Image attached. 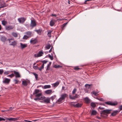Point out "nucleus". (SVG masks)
<instances>
[{
    "mask_svg": "<svg viewBox=\"0 0 122 122\" xmlns=\"http://www.w3.org/2000/svg\"><path fill=\"white\" fill-rule=\"evenodd\" d=\"M112 109H105L102 111L101 112V116H102V114L106 115V116H108V114L111 113V111H112Z\"/></svg>",
    "mask_w": 122,
    "mask_h": 122,
    "instance_id": "obj_1",
    "label": "nucleus"
},
{
    "mask_svg": "<svg viewBox=\"0 0 122 122\" xmlns=\"http://www.w3.org/2000/svg\"><path fill=\"white\" fill-rule=\"evenodd\" d=\"M7 40L9 41V45L13 46H15L17 44V42L14 40V38H10L8 39Z\"/></svg>",
    "mask_w": 122,
    "mask_h": 122,
    "instance_id": "obj_2",
    "label": "nucleus"
},
{
    "mask_svg": "<svg viewBox=\"0 0 122 122\" xmlns=\"http://www.w3.org/2000/svg\"><path fill=\"white\" fill-rule=\"evenodd\" d=\"M68 96L67 94L64 93L62 94L61 95V97L57 101L59 102H61L62 101L64 100L65 98Z\"/></svg>",
    "mask_w": 122,
    "mask_h": 122,
    "instance_id": "obj_3",
    "label": "nucleus"
},
{
    "mask_svg": "<svg viewBox=\"0 0 122 122\" xmlns=\"http://www.w3.org/2000/svg\"><path fill=\"white\" fill-rule=\"evenodd\" d=\"M40 90L38 89H35L34 90V92L33 93V95H35V96L36 97H40L42 95V94L41 93H39L40 92Z\"/></svg>",
    "mask_w": 122,
    "mask_h": 122,
    "instance_id": "obj_4",
    "label": "nucleus"
},
{
    "mask_svg": "<svg viewBox=\"0 0 122 122\" xmlns=\"http://www.w3.org/2000/svg\"><path fill=\"white\" fill-rule=\"evenodd\" d=\"M105 103L108 105L112 106H115L117 105L118 102L115 101L113 102L111 101H108L105 102Z\"/></svg>",
    "mask_w": 122,
    "mask_h": 122,
    "instance_id": "obj_5",
    "label": "nucleus"
},
{
    "mask_svg": "<svg viewBox=\"0 0 122 122\" xmlns=\"http://www.w3.org/2000/svg\"><path fill=\"white\" fill-rule=\"evenodd\" d=\"M37 24L36 23V21L35 20H31L30 24V26L32 28L36 26Z\"/></svg>",
    "mask_w": 122,
    "mask_h": 122,
    "instance_id": "obj_6",
    "label": "nucleus"
},
{
    "mask_svg": "<svg viewBox=\"0 0 122 122\" xmlns=\"http://www.w3.org/2000/svg\"><path fill=\"white\" fill-rule=\"evenodd\" d=\"M50 98L48 97H47L46 99V98L44 99L43 101H40V102L41 103H44L48 104L50 103Z\"/></svg>",
    "mask_w": 122,
    "mask_h": 122,
    "instance_id": "obj_7",
    "label": "nucleus"
},
{
    "mask_svg": "<svg viewBox=\"0 0 122 122\" xmlns=\"http://www.w3.org/2000/svg\"><path fill=\"white\" fill-rule=\"evenodd\" d=\"M30 42L31 44L34 45L37 43L38 42V41L36 38L34 39L32 38L30 41Z\"/></svg>",
    "mask_w": 122,
    "mask_h": 122,
    "instance_id": "obj_8",
    "label": "nucleus"
},
{
    "mask_svg": "<svg viewBox=\"0 0 122 122\" xmlns=\"http://www.w3.org/2000/svg\"><path fill=\"white\" fill-rule=\"evenodd\" d=\"M20 117H18L16 118H6V119L7 120H8L10 121H17L18 120H19Z\"/></svg>",
    "mask_w": 122,
    "mask_h": 122,
    "instance_id": "obj_9",
    "label": "nucleus"
},
{
    "mask_svg": "<svg viewBox=\"0 0 122 122\" xmlns=\"http://www.w3.org/2000/svg\"><path fill=\"white\" fill-rule=\"evenodd\" d=\"M26 20V18L24 17H21L18 19V20L20 23H23Z\"/></svg>",
    "mask_w": 122,
    "mask_h": 122,
    "instance_id": "obj_10",
    "label": "nucleus"
},
{
    "mask_svg": "<svg viewBox=\"0 0 122 122\" xmlns=\"http://www.w3.org/2000/svg\"><path fill=\"white\" fill-rule=\"evenodd\" d=\"M120 111H118L117 110H114L113 111V112L110 115V116H112V117L115 116Z\"/></svg>",
    "mask_w": 122,
    "mask_h": 122,
    "instance_id": "obj_11",
    "label": "nucleus"
},
{
    "mask_svg": "<svg viewBox=\"0 0 122 122\" xmlns=\"http://www.w3.org/2000/svg\"><path fill=\"white\" fill-rule=\"evenodd\" d=\"M41 97H36V98H35L34 99V100L36 101H37L38 100H44L46 98V97L44 96H41Z\"/></svg>",
    "mask_w": 122,
    "mask_h": 122,
    "instance_id": "obj_12",
    "label": "nucleus"
},
{
    "mask_svg": "<svg viewBox=\"0 0 122 122\" xmlns=\"http://www.w3.org/2000/svg\"><path fill=\"white\" fill-rule=\"evenodd\" d=\"M5 28L6 30H9L13 29L14 28V27L12 25H6Z\"/></svg>",
    "mask_w": 122,
    "mask_h": 122,
    "instance_id": "obj_13",
    "label": "nucleus"
},
{
    "mask_svg": "<svg viewBox=\"0 0 122 122\" xmlns=\"http://www.w3.org/2000/svg\"><path fill=\"white\" fill-rule=\"evenodd\" d=\"M43 54V52L41 50L39 51L38 53L35 54L34 55V56L36 57H40L42 56Z\"/></svg>",
    "mask_w": 122,
    "mask_h": 122,
    "instance_id": "obj_14",
    "label": "nucleus"
},
{
    "mask_svg": "<svg viewBox=\"0 0 122 122\" xmlns=\"http://www.w3.org/2000/svg\"><path fill=\"white\" fill-rule=\"evenodd\" d=\"M11 71L12 72H14V73L15 75V76L16 77L19 78L20 77V75L19 72H17L15 71Z\"/></svg>",
    "mask_w": 122,
    "mask_h": 122,
    "instance_id": "obj_15",
    "label": "nucleus"
},
{
    "mask_svg": "<svg viewBox=\"0 0 122 122\" xmlns=\"http://www.w3.org/2000/svg\"><path fill=\"white\" fill-rule=\"evenodd\" d=\"M10 81V79L5 78L4 80L3 81V82L5 84H8Z\"/></svg>",
    "mask_w": 122,
    "mask_h": 122,
    "instance_id": "obj_16",
    "label": "nucleus"
},
{
    "mask_svg": "<svg viewBox=\"0 0 122 122\" xmlns=\"http://www.w3.org/2000/svg\"><path fill=\"white\" fill-rule=\"evenodd\" d=\"M0 40L1 41L4 43L6 41H8L7 40L6 38L4 36H1L0 38Z\"/></svg>",
    "mask_w": 122,
    "mask_h": 122,
    "instance_id": "obj_17",
    "label": "nucleus"
},
{
    "mask_svg": "<svg viewBox=\"0 0 122 122\" xmlns=\"http://www.w3.org/2000/svg\"><path fill=\"white\" fill-rule=\"evenodd\" d=\"M34 31L36 32L38 34L41 35L42 31V29L40 28L38 30H35Z\"/></svg>",
    "mask_w": 122,
    "mask_h": 122,
    "instance_id": "obj_18",
    "label": "nucleus"
},
{
    "mask_svg": "<svg viewBox=\"0 0 122 122\" xmlns=\"http://www.w3.org/2000/svg\"><path fill=\"white\" fill-rule=\"evenodd\" d=\"M20 47L22 49H23L25 47H26L27 45V44H23L22 43H20Z\"/></svg>",
    "mask_w": 122,
    "mask_h": 122,
    "instance_id": "obj_19",
    "label": "nucleus"
},
{
    "mask_svg": "<svg viewBox=\"0 0 122 122\" xmlns=\"http://www.w3.org/2000/svg\"><path fill=\"white\" fill-rule=\"evenodd\" d=\"M83 104L79 103L76 104L75 107H81L82 105Z\"/></svg>",
    "mask_w": 122,
    "mask_h": 122,
    "instance_id": "obj_20",
    "label": "nucleus"
},
{
    "mask_svg": "<svg viewBox=\"0 0 122 122\" xmlns=\"http://www.w3.org/2000/svg\"><path fill=\"white\" fill-rule=\"evenodd\" d=\"M52 91L51 89L45 91V93L47 94H49L52 93Z\"/></svg>",
    "mask_w": 122,
    "mask_h": 122,
    "instance_id": "obj_21",
    "label": "nucleus"
},
{
    "mask_svg": "<svg viewBox=\"0 0 122 122\" xmlns=\"http://www.w3.org/2000/svg\"><path fill=\"white\" fill-rule=\"evenodd\" d=\"M80 97V96L78 95L77 94H75V95L72 98H71L72 99L75 100L76 98H79Z\"/></svg>",
    "mask_w": 122,
    "mask_h": 122,
    "instance_id": "obj_22",
    "label": "nucleus"
},
{
    "mask_svg": "<svg viewBox=\"0 0 122 122\" xmlns=\"http://www.w3.org/2000/svg\"><path fill=\"white\" fill-rule=\"evenodd\" d=\"M92 112L91 114V116L96 115L97 113V112L94 110H92Z\"/></svg>",
    "mask_w": 122,
    "mask_h": 122,
    "instance_id": "obj_23",
    "label": "nucleus"
},
{
    "mask_svg": "<svg viewBox=\"0 0 122 122\" xmlns=\"http://www.w3.org/2000/svg\"><path fill=\"white\" fill-rule=\"evenodd\" d=\"M22 84L23 85L25 86H26L28 85L27 82L26 81H22Z\"/></svg>",
    "mask_w": 122,
    "mask_h": 122,
    "instance_id": "obj_24",
    "label": "nucleus"
},
{
    "mask_svg": "<svg viewBox=\"0 0 122 122\" xmlns=\"http://www.w3.org/2000/svg\"><path fill=\"white\" fill-rule=\"evenodd\" d=\"M75 103H76V102H69V104L70 105H71V106H73L75 107L76 104Z\"/></svg>",
    "mask_w": 122,
    "mask_h": 122,
    "instance_id": "obj_25",
    "label": "nucleus"
},
{
    "mask_svg": "<svg viewBox=\"0 0 122 122\" xmlns=\"http://www.w3.org/2000/svg\"><path fill=\"white\" fill-rule=\"evenodd\" d=\"M84 100L87 103H89L90 102V100L88 97H86L84 99Z\"/></svg>",
    "mask_w": 122,
    "mask_h": 122,
    "instance_id": "obj_26",
    "label": "nucleus"
},
{
    "mask_svg": "<svg viewBox=\"0 0 122 122\" xmlns=\"http://www.w3.org/2000/svg\"><path fill=\"white\" fill-rule=\"evenodd\" d=\"M55 24V23L54 20H51L50 22V25L51 26H53Z\"/></svg>",
    "mask_w": 122,
    "mask_h": 122,
    "instance_id": "obj_27",
    "label": "nucleus"
},
{
    "mask_svg": "<svg viewBox=\"0 0 122 122\" xmlns=\"http://www.w3.org/2000/svg\"><path fill=\"white\" fill-rule=\"evenodd\" d=\"M7 23V21L5 20H2V24L4 26H6V25Z\"/></svg>",
    "mask_w": 122,
    "mask_h": 122,
    "instance_id": "obj_28",
    "label": "nucleus"
},
{
    "mask_svg": "<svg viewBox=\"0 0 122 122\" xmlns=\"http://www.w3.org/2000/svg\"><path fill=\"white\" fill-rule=\"evenodd\" d=\"M7 5H6L5 4V3H4L3 4H1L0 7V8H4L5 7L7 6Z\"/></svg>",
    "mask_w": 122,
    "mask_h": 122,
    "instance_id": "obj_29",
    "label": "nucleus"
},
{
    "mask_svg": "<svg viewBox=\"0 0 122 122\" xmlns=\"http://www.w3.org/2000/svg\"><path fill=\"white\" fill-rule=\"evenodd\" d=\"M68 23V22H66L65 23H64L63 24L61 25V28L62 30H64V27L66 26V24Z\"/></svg>",
    "mask_w": 122,
    "mask_h": 122,
    "instance_id": "obj_30",
    "label": "nucleus"
},
{
    "mask_svg": "<svg viewBox=\"0 0 122 122\" xmlns=\"http://www.w3.org/2000/svg\"><path fill=\"white\" fill-rule=\"evenodd\" d=\"M51 64V62H49V64H48L47 66V68L46 69V71H48L50 69V67Z\"/></svg>",
    "mask_w": 122,
    "mask_h": 122,
    "instance_id": "obj_31",
    "label": "nucleus"
},
{
    "mask_svg": "<svg viewBox=\"0 0 122 122\" xmlns=\"http://www.w3.org/2000/svg\"><path fill=\"white\" fill-rule=\"evenodd\" d=\"M33 74L35 76L36 80H38V75L35 73H33Z\"/></svg>",
    "mask_w": 122,
    "mask_h": 122,
    "instance_id": "obj_32",
    "label": "nucleus"
},
{
    "mask_svg": "<svg viewBox=\"0 0 122 122\" xmlns=\"http://www.w3.org/2000/svg\"><path fill=\"white\" fill-rule=\"evenodd\" d=\"M73 69L76 71H78L81 69V68L79 67L78 66H76L74 67Z\"/></svg>",
    "mask_w": 122,
    "mask_h": 122,
    "instance_id": "obj_33",
    "label": "nucleus"
},
{
    "mask_svg": "<svg viewBox=\"0 0 122 122\" xmlns=\"http://www.w3.org/2000/svg\"><path fill=\"white\" fill-rule=\"evenodd\" d=\"M52 31H51L50 30H49L48 31V34L47 35L49 37H51V33L52 32Z\"/></svg>",
    "mask_w": 122,
    "mask_h": 122,
    "instance_id": "obj_34",
    "label": "nucleus"
},
{
    "mask_svg": "<svg viewBox=\"0 0 122 122\" xmlns=\"http://www.w3.org/2000/svg\"><path fill=\"white\" fill-rule=\"evenodd\" d=\"M62 67V66H60L59 65H54V66L53 67L55 68H59L60 67Z\"/></svg>",
    "mask_w": 122,
    "mask_h": 122,
    "instance_id": "obj_35",
    "label": "nucleus"
},
{
    "mask_svg": "<svg viewBox=\"0 0 122 122\" xmlns=\"http://www.w3.org/2000/svg\"><path fill=\"white\" fill-rule=\"evenodd\" d=\"M91 106L92 107H93L94 108V107H95L96 106V105L93 102H92L91 103Z\"/></svg>",
    "mask_w": 122,
    "mask_h": 122,
    "instance_id": "obj_36",
    "label": "nucleus"
},
{
    "mask_svg": "<svg viewBox=\"0 0 122 122\" xmlns=\"http://www.w3.org/2000/svg\"><path fill=\"white\" fill-rule=\"evenodd\" d=\"M59 82L58 81H57L53 84L54 86L56 87L59 84Z\"/></svg>",
    "mask_w": 122,
    "mask_h": 122,
    "instance_id": "obj_37",
    "label": "nucleus"
},
{
    "mask_svg": "<svg viewBox=\"0 0 122 122\" xmlns=\"http://www.w3.org/2000/svg\"><path fill=\"white\" fill-rule=\"evenodd\" d=\"M92 85V84H86L85 85V86L86 87H88V88H90V87Z\"/></svg>",
    "mask_w": 122,
    "mask_h": 122,
    "instance_id": "obj_38",
    "label": "nucleus"
},
{
    "mask_svg": "<svg viewBox=\"0 0 122 122\" xmlns=\"http://www.w3.org/2000/svg\"><path fill=\"white\" fill-rule=\"evenodd\" d=\"M32 33L30 31H27L26 33V34L29 36V37H30L31 36Z\"/></svg>",
    "mask_w": 122,
    "mask_h": 122,
    "instance_id": "obj_39",
    "label": "nucleus"
},
{
    "mask_svg": "<svg viewBox=\"0 0 122 122\" xmlns=\"http://www.w3.org/2000/svg\"><path fill=\"white\" fill-rule=\"evenodd\" d=\"M51 46L50 44L49 43L48 44V45H47L45 47L47 49H49Z\"/></svg>",
    "mask_w": 122,
    "mask_h": 122,
    "instance_id": "obj_40",
    "label": "nucleus"
},
{
    "mask_svg": "<svg viewBox=\"0 0 122 122\" xmlns=\"http://www.w3.org/2000/svg\"><path fill=\"white\" fill-rule=\"evenodd\" d=\"M98 92H96L93 91L92 92H91V93H93L94 95L95 96H97V95H98V94H97V93Z\"/></svg>",
    "mask_w": 122,
    "mask_h": 122,
    "instance_id": "obj_41",
    "label": "nucleus"
},
{
    "mask_svg": "<svg viewBox=\"0 0 122 122\" xmlns=\"http://www.w3.org/2000/svg\"><path fill=\"white\" fill-rule=\"evenodd\" d=\"M12 35L14 37H17L18 36V34L16 33L13 32L12 33Z\"/></svg>",
    "mask_w": 122,
    "mask_h": 122,
    "instance_id": "obj_42",
    "label": "nucleus"
},
{
    "mask_svg": "<svg viewBox=\"0 0 122 122\" xmlns=\"http://www.w3.org/2000/svg\"><path fill=\"white\" fill-rule=\"evenodd\" d=\"M51 87V86L50 85H45L44 86V88L45 89L50 88Z\"/></svg>",
    "mask_w": 122,
    "mask_h": 122,
    "instance_id": "obj_43",
    "label": "nucleus"
},
{
    "mask_svg": "<svg viewBox=\"0 0 122 122\" xmlns=\"http://www.w3.org/2000/svg\"><path fill=\"white\" fill-rule=\"evenodd\" d=\"M51 55L52 56H51L50 54L48 55V56L50 58V59L51 60H52L53 59V58L52 56V54L51 53Z\"/></svg>",
    "mask_w": 122,
    "mask_h": 122,
    "instance_id": "obj_44",
    "label": "nucleus"
},
{
    "mask_svg": "<svg viewBox=\"0 0 122 122\" xmlns=\"http://www.w3.org/2000/svg\"><path fill=\"white\" fill-rule=\"evenodd\" d=\"M56 97V96L55 95H54L53 96H52L51 98L50 99L52 100L53 101L54 99Z\"/></svg>",
    "mask_w": 122,
    "mask_h": 122,
    "instance_id": "obj_45",
    "label": "nucleus"
},
{
    "mask_svg": "<svg viewBox=\"0 0 122 122\" xmlns=\"http://www.w3.org/2000/svg\"><path fill=\"white\" fill-rule=\"evenodd\" d=\"M29 38V36L27 35H25L23 36V39L26 40Z\"/></svg>",
    "mask_w": 122,
    "mask_h": 122,
    "instance_id": "obj_46",
    "label": "nucleus"
},
{
    "mask_svg": "<svg viewBox=\"0 0 122 122\" xmlns=\"http://www.w3.org/2000/svg\"><path fill=\"white\" fill-rule=\"evenodd\" d=\"M97 99L101 101H104V100L102 98H98V97H97Z\"/></svg>",
    "mask_w": 122,
    "mask_h": 122,
    "instance_id": "obj_47",
    "label": "nucleus"
},
{
    "mask_svg": "<svg viewBox=\"0 0 122 122\" xmlns=\"http://www.w3.org/2000/svg\"><path fill=\"white\" fill-rule=\"evenodd\" d=\"M7 76L10 77L11 78L12 77L14 76V75L13 73H12L10 75H9Z\"/></svg>",
    "mask_w": 122,
    "mask_h": 122,
    "instance_id": "obj_48",
    "label": "nucleus"
},
{
    "mask_svg": "<svg viewBox=\"0 0 122 122\" xmlns=\"http://www.w3.org/2000/svg\"><path fill=\"white\" fill-rule=\"evenodd\" d=\"M9 71H7L6 72H4V74L5 75L9 74Z\"/></svg>",
    "mask_w": 122,
    "mask_h": 122,
    "instance_id": "obj_49",
    "label": "nucleus"
},
{
    "mask_svg": "<svg viewBox=\"0 0 122 122\" xmlns=\"http://www.w3.org/2000/svg\"><path fill=\"white\" fill-rule=\"evenodd\" d=\"M33 68L35 70L38 69L39 68L37 66H34L33 67Z\"/></svg>",
    "mask_w": 122,
    "mask_h": 122,
    "instance_id": "obj_50",
    "label": "nucleus"
},
{
    "mask_svg": "<svg viewBox=\"0 0 122 122\" xmlns=\"http://www.w3.org/2000/svg\"><path fill=\"white\" fill-rule=\"evenodd\" d=\"M76 88H74L72 92V94H74V93L76 92Z\"/></svg>",
    "mask_w": 122,
    "mask_h": 122,
    "instance_id": "obj_51",
    "label": "nucleus"
},
{
    "mask_svg": "<svg viewBox=\"0 0 122 122\" xmlns=\"http://www.w3.org/2000/svg\"><path fill=\"white\" fill-rule=\"evenodd\" d=\"M41 61L44 64H46L48 61L46 60H43Z\"/></svg>",
    "mask_w": 122,
    "mask_h": 122,
    "instance_id": "obj_52",
    "label": "nucleus"
},
{
    "mask_svg": "<svg viewBox=\"0 0 122 122\" xmlns=\"http://www.w3.org/2000/svg\"><path fill=\"white\" fill-rule=\"evenodd\" d=\"M14 108V107H10L8 110V111H10L12 110Z\"/></svg>",
    "mask_w": 122,
    "mask_h": 122,
    "instance_id": "obj_53",
    "label": "nucleus"
},
{
    "mask_svg": "<svg viewBox=\"0 0 122 122\" xmlns=\"http://www.w3.org/2000/svg\"><path fill=\"white\" fill-rule=\"evenodd\" d=\"M4 72V70L3 69L0 70V74L2 75Z\"/></svg>",
    "mask_w": 122,
    "mask_h": 122,
    "instance_id": "obj_54",
    "label": "nucleus"
},
{
    "mask_svg": "<svg viewBox=\"0 0 122 122\" xmlns=\"http://www.w3.org/2000/svg\"><path fill=\"white\" fill-rule=\"evenodd\" d=\"M5 119L1 117H0V121H5Z\"/></svg>",
    "mask_w": 122,
    "mask_h": 122,
    "instance_id": "obj_55",
    "label": "nucleus"
},
{
    "mask_svg": "<svg viewBox=\"0 0 122 122\" xmlns=\"http://www.w3.org/2000/svg\"><path fill=\"white\" fill-rule=\"evenodd\" d=\"M119 111H120V112L122 110V105H121L119 106Z\"/></svg>",
    "mask_w": 122,
    "mask_h": 122,
    "instance_id": "obj_56",
    "label": "nucleus"
},
{
    "mask_svg": "<svg viewBox=\"0 0 122 122\" xmlns=\"http://www.w3.org/2000/svg\"><path fill=\"white\" fill-rule=\"evenodd\" d=\"M50 15L52 16H54L55 17H56L57 16L56 14H52Z\"/></svg>",
    "mask_w": 122,
    "mask_h": 122,
    "instance_id": "obj_57",
    "label": "nucleus"
},
{
    "mask_svg": "<svg viewBox=\"0 0 122 122\" xmlns=\"http://www.w3.org/2000/svg\"><path fill=\"white\" fill-rule=\"evenodd\" d=\"M44 68H43H43H42V66H41V68H38V70H40V71H41V70H42V69H44Z\"/></svg>",
    "mask_w": 122,
    "mask_h": 122,
    "instance_id": "obj_58",
    "label": "nucleus"
},
{
    "mask_svg": "<svg viewBox=\"0 0 122 122\" xmlns=\"http://www.w3.org/2000/svg\"><path fill=\"white\" fill-rule=\"evenodd\" d=\"M14 81H15V84H17L18 83V81L16 80H14Z\"/></svg>",
    "mask_w": 122,
    "mask_h": 122,
    "instance_id": "obj_59",
    "label": "nucleus"
},
{
    "mask_svg": "<svg viewBox=\"0 0 122 122\" xmlns=\"http://www.w3.org/2000/svg\"><path fill=\"white\" fill-rule=\"evenodd\" d=\"M99 108L100 110L104 109V107H99Z\"/></svg>",
    "mask_w": 122,
    "mask_h": 122,
    "instance_id": "obj_60",
    "label": "nucleus"
},
{
    "mask_svg": "<svg viewBox=\"0 0 122 122\" xmlns=\"http://www.w3.org/2000/svg\"><path fill=\"white\" fill-rule=\"evenodd\" d=\"M100 105H102L104 106H105V104L104 103H100L99 104Z\"/></svg>",
    "mask_w": 122,
    "mask_h": 122,
    "instance_id": "obj_61",
    "label": "nucleus"
},
{
    "mask_svg": "<svg viewBox=\"0 0 122 122\" xmlns=\"http://www.w3.org/2000/svg\"><path fill=\"white\" fill-rule=\"evenodd\" d=\"M24 121L25 122H32V121H28V120H25Z\"/></svg>",
    "mask_w": 122,
    "mask_h": 122,
    "instance_id": "obj_62",
    "label": "nucleus"
},
{
    "mask_svg": "<svg viewBox=\"0 0 122 122\" xmlns=\"http://www.w3.org/2000/svg\"><path fill=\"white\" fill-rule=\"evenodd\" d=\"M52 51V48H51L50 49V50L49 51V53H50V52H51Z\"/></svg>",
    "mask_w": 122,
    "mask_h": 122,
    "instance_id": "obj_63",
    "label": "nucleus"
},
{
    "mask_svg": "<svg viewBox=\"0 0 122 122\" xmlns=\"http://www.w3.org/2000/svg\"><path fill=\"white\" fill-rule=\"evenodd\" d=\"M44 64H43L42 65V66H42V68H44Z\"/></svg>",
    "mask_w": 122,
    "mask_h": 122,
    "instance_id": "obj_64",
    "label": "nucleus"
}]
</instances>
